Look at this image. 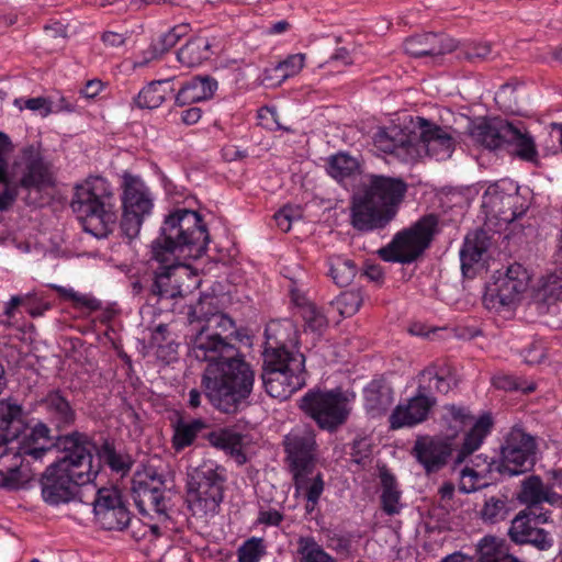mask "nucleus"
<instances>
[{
	"label": "nucleus",
	"mask_w": 562,
	"mask_h": 562,
	"mask_svg": "<svg viewBox=\"0 0 562 562\" xmlns=\"http://www.w3.org/2000/svg\"><path fill=\"white\" fill-rule=\"evenodd\" d=\"M510 132V122L499 119H484L474 124L470 131L475 142L488 149H498L506 145Z\"/></svg>",
	"instance_id": "nucleus-22"
},
{
	"label": "nucleus",
	"mask_w": 562,
	"mask_h": 562,
	"mask_svg": "<svg viewBox=\"0 0 562 562\" xmlns=\"http://www.w3.org/2000/svg\"><path fill=\"white\" fill-rule=\"evenodd\" d=\"M94 515L100 526L106 530H123L131 521V514L125 505L109 509L99 507V513Z\"/></svg>",
	"instance_id": "nucleus-39"
},
{
	"label": "nucleus",
	"mask_w": 562,
	"mask_h": 562,
	"mask_svg": "<svg viewBox=\"0 0 562 562\" xmlns=\"http://www.w3.org/2000/svg\"><path fill=\"white\" fill-rule=\"evenodd\" d=\"M206 438L213 447L227 451L231 454L239 453L241 450L243 437L240 434L232 430L221 429L211 431Z\"/></svg>",
	"instance_id": "nucleus-45"
},
{
	"label": "nucleus",
	"mask_w": 562,
	"mask_h": 562,
	"mask_svg": "<svg viewBox=\"0 0 562 562\" xmlns=\"http://www.w3.org/2000/svg\"><path fill=\"white\" fill-rule=\"evenodd\" d=\"M210 235L201 215L192 210L177 209L165 217L160 235L151 243V260L158 263L151 293L159 299L182 295L178 272L183 260L202 257Z\"/></svg>",
	"instance_id": "nucleus-2"
},
{
	"label": "nucleus",
	"mask_w": 562,
	"mask_h": 562,
	"mask_svg": "<svg viewBox=\"0 0 562 562\" xmlns=\"http://www.w3.org/2000/svg\"><path fill=\"white\" fill-rule=\"evenodd\" d=\"M381 481V508L390 516L396 515L401 512L403 505L401 504L402 492L398 490L396 477L385 468L380 470Z\"/></svg>",
	"instance_id": "nucleus-34"
},
{
	"label": "nucleus",
	"mask_w": 562,
	"mask_h": 562,
	"mask_svg": "<svg viewBox=\"0 0 562 562\" xmlns=\"http://www.w3.org/2000/svg\"><path fill=\"white\" fill-rule=\"evenodd\" d=\"M124 505L120 493L115 488H100L97 494V498L93 502V512L94 514L99 513V507L102 508H112L116 506Z\"/></svg>",
	"instance_id": "nucleus-56"
},
{
	"label": "nucleus",
	"mask_w": 562,
	"mask_h": 562,
	"mask_svg": "<svg viewBox=\"0 0 562 562\" xmlns=\"http://www.w3.org/2000/svg\"><path fill=\"white\" fill-rule=\"evenodd\" d=\"M544 490L546 486L541 479L537 475H531L521 483L518 497L520 502L527 504L528 507H535L542 503Z\"/></svg>",
	"instance_id": "nucleus-48"
},
{
	"label": "nucleus",
	"mask_w": 562,
	"mask_h": 562,
	"mask_svg": "<svg viewBox=\"0 0 562 562\" xmlns=\"http://www.w3.org/2000/svg\"><path fill=\"white\" fill-rule=\"evenodd\" d=\"M235 322L220 312L201 325L190 341L189 355L206 362L201 387L220 412L235 414L248 406L255 384V370L239 348L232 342Z\"/></svg>",
	"instance_id": "nucleus-1"
},
{
	"label": "nucleus",
	"mask_w": 562,
	"mask_h": 562,
	"mask_svg": "<svg viewBox=\"0 0 562 562\" xmlns=\"http://www.w3.org/2000/svg\"><path fill=\"white\" fill-rule=\"evenodd\" d=\"M519 196L516 194L496 193L490 198L488 204L492 213L504 223H512L525 213V209L518 207Z\"/></svg>",
	"instance_id": "nucleus-35"
},
{
	"label": "nucleus",
	"mask_w": 562,
	"mask_h": 562,
	"mask_svg": "<svg viewBox=\"0 0 562 562\" xmlns=\"http://www.w3.org/2000/svg\"><path fill=\"white\" fill-rule=\"evenodd\" d=\"M285 461L290 472L314 470L318 445L315 431L310 427H296L283 438Z\"/></svg>",
	"instance_id": "nucleus-14"
},
{
	"label": "nucleus",
	"mask_w": 562,
	"mask_h": 562,
	"mask_svg": "<svg viewBox=\"0 0 562 562\" xmlns=\"http://www.w3.org/2000/svg\"><path fill=\"white\" fill-rule=\"evenodd\" d=\"M172 93L171 79L153 81L139 91L135 103L140 109H156Z\"/></svg>",
	"instance_id": "nucleus-32"
},
{
	"label": "nucleus",
	"mask_w": 562,
	"mask_h": 562,
	"mask_svg": "<svg viewBox=\"0 0 562 562\" xmlns=\"http://www.w3.org/2000/svg\"><path fill=\"white\" fill-rule=\"evenodd\" d=\"M506 501L501 497L492 496L487 498L481 509V517L484 521L497 522L505 518Z\"/></svg>",
	"instance_id": "nucleus-54"
},
{
	"label": "nucleus",
	"mask_w": 562,
	"mask_h": 562,
	"mask_svg": "<svg viewBox=\"0 0 562 562\" xmlns=\"http://www.w3.org/2000/svg\"><path fill=\"white\" fill-rule=\"evenodd\" d=\"M224 469L202 465L188 482V503L193 515L215 514L223 501Z\"/></svg>",
	"instance_id": "nucleus-9"
},
{
	"label": "nucleus",
	"mask_w": 562,
	"mask_h": 562,
	"mask_svg": "<svg viewBox=\"0 0 562 562\" xmlns=\"http://www.w3.org/2000/svg\"><path fill=\"white\" fill-rule=\"evenodd\" d=\"M188 24H179L167 33L161 34L151 44L153 56L157 58L169 52L180 41V38L188 34Z\"/></svg>",
	"instance_id": "nucleus-46"
},
{
	"label": "nucleus",
	"mask_w": 562,
	"mask_h": 562,
	"mask_svg": "<svg viewBox=\"0 0 562 562\" xmlns=\"http://www.w3.org/2000/svg\"><path fill=\"white\" fill-rule=\"evenodd\" d=\"M25 429L23 408L11 398L0 401V431L5 440L20 435Z\"/></svg>",
	"instance_id": "nucleus-30"
},
{
	"label": "nucleus",
	"mask_w": 562,
	"mask_h": 562,
	"mask_svg": "<svg viewBox=\"0 0 562 562\" xmlns=\"http://www.w3.org/2000/svg\"><path fill=\"white\" fill-rule=\"evenodd\" d=\"M439 220L436 214L422 216L408 228L396 233L385 247L378 250L386 262L412 263L430 246L438 232Z\"/></svg>",
	"instance_id": "nucleus-7"
},
{
	"label": "nucleus",
	"mask_w": 562,
	"mask_h": 562,
	"mask_svg": "<svg viewBox=\"0 0 562 562\" xmlns=\"http://www.w3.org/2000/svg\"><path fill=\"white\" fill-rule=\"evenodd\" d=\"M479 562H521L509 552L504 539L495 536L483 537L477 546Z\"/></svg>",
	"instance_id": "nucleus-29"
},
{
	"label": "nucleus",
	"mask_w": 562,
	"mask_h": 562,
	"mask_svg": "<svg viewBox=\"0 0 562 562\" xmlns=\"http://www.w3.org/2000/svg\"><path fill=\"white\" fill-rule=\"evenodd\" d=\"M24 106L31 111H40L43 117L47 116L52 112V102L44 97L25 100Z\"/></svg>",
	"instance_id": "nucleus-63"
},
{
	"label": "nucleus",
	"mask_w": 562,
	"mask_h": 562,
	"mask_svg": "<svg viewBox=\"0 0 562 562\" xmlns=\"http://www.w3.org/2000/svg\"><path fill=\"white\" fill-rule=\"evenodd\" d=\"M123 210L146 216L153 209V200L143 180L130 172L123 176Z\"/></svg>",
	"instance_id": "nucleus-21"
},
{
	"label": "nucleus",
	"mask_w": 562,
	"mask_h": 562,
	"mask_svg": "<svg viewBox=\"0 0 562 562\" xmlns=\"http://www.w3.org/2000/svg\"><path fill=\"white\" fill-rule=\"evenodd\" d=\"M491 246V237L483 229H475L465 236L460 250L462 273L472 277V269L479 265Z\"/></svg>",
	"instance_id": "nucleus-24"
},
{
	"label": "nucleus",
	"mask_w": 562,
	"mask_h": 562,
	"mask_svg": "<svg viewBox=\"0 0 562 562\" xmlns=\"http://www.w3.org/2000/svg\"><path fill=\"white\" fill-rule=\"evenodd\" d=\"M449 423L454 424V427L462 428L473 419V416L465 407L457 405H447L445 407Z\"/></svg>",
	"instance_id": "nucleus-60"
},
{
	"label": "nucleus",
	"mask_w": 562,
	"mask_h": 562,
	"mask_svg": "<svg viewBox=\"0 0 562 562\" xmlns=\"http://www.w3.org/2000/svg\"><path fill=\"white\" fill-rule=\"evenodd\" d=\"M505 148L525 161L533 162L538 157L533 137L521 122L517 124L510 122V132L507 135Z\"/></svg>",
	"instance_id": "nucleus-28"
},
{
	"label": "nucleus",
	"mask_w": 562,
	"mask_h": 562,
	"mask_svg": "<svg viewBox=\"0 0 562 562\" xmlns=\"http://www.w3.org/2000/svg\"><path fill=\"white\" fill-rule=\"evenodd\" d=\"M53 289L59 293V295L74 303L75 307L86 308L87 311L93 312L101 308V302L90 295L81 294L72 289H67L59 285H53Z\"/></svg>",
	"instance_id": "nucleus-52"
},
{
	"label": "nucleus",
	"mask_w": 562,
	"mask_h": 562,
	"mask_svg": "<svg viewBox=\"0 0 562 562\" xmlns=\"http://www.w3.org/2000/svg\"><path fill=\"white\" fill-rule=\"evenodd\" d=\"M302 310V317L308 329L316 333H322L328 327L327 316L312 302L299 303Z\"/></svg>",
	"instance_id": "nucleus-50"
},
{
	"label": "nucleus",
	"mask_w": 562,
	"mask_h": 562,
	"mask_svg": "<svg viewBox=\"0 0 562 562\" xmlns=\"http://www.w3.org/2000/svg\"><path fill=\"white\" fill-rule=\"evenodd\" d=\"M529 284V274L519 263L510 265L505 273H499L486 286L483 295L484 306L494 312H502L515 306Z\"/></svg>",
	"instance_id": "nucleus-12"
},
{
	"label": "nucleus",
	"mask_w": 562,
	"mask_h": 562,
	"mask_svg": "<svg viewBox=\"0 0 562 562\" xmlns=\"http://www.w3.org/2000/svg\"><path fill=\"white\" fill-rule=\"evenodd\" d=\"M210 48L211 44L206 37L196 36L178 50L177 58L182 65L194 67L209 59L211 56Z\"/></svg>",
	"instance_id": "nucleus-36"
},
{
	"label": "nucleus",
	"mask_w": 562,
	"mask_h": 562,
	"mask_svg": "<svg viewBox=\"0 0 562 562\" xmlns=\"http://www.w3.org/2000/svg\"><path fill=\"white\" fill-rule=\"evenodd\" d=\"M491 52L492 48L490 43L473 42L467 45L464 49V57L472 63L482 61L487 58Z\"/></svg>",
	"instance_id": "nucleus-61"
},
{
	"label": "nucleus",
	"mask_w": 562,
	"mask_h": 562,
	"mask_svg": "<svg viewBox=\"0 0 562 562\" xmlns=\"http://www.w3.org/2000/svg\"><path fill=\"white\" fill-rule=\"evenodd\" d=\"M420 378L429 381L436 380L435 389L437 392L447 394L452 387L453 374L452 369L447 364L432 363L425 368L420 373Z\"/></svg>",
	"instance_id": "nucleus-44"
},
{
	"label": "nucleus",
	"mask_w": 562,
	"mask_h": 562,
	"mask_svg": "<svg viewBox=\"0 0 562 562\" xmlns=\"http://www.w3.org/2000/svg\"><path fill=\"white\" fill-rule=\"evenodd\" d=\"M265 336V349H290L288 342L296 339V331L289 319L271 321L266 326Z\"/></svg>",
	"instance_id": "nucleus-33"
},
{
	"label": "nucleus",
	"mask_w": 562,
	"mask_h": 562,
	"mask_svg": "<svg viewBox=\"0 0 562 562\" xmlns=\"http://www.w3.org/2000/svg\"><path fill=\"white\" fill-rule=\"evenodd\" d=\"M0 435L2 437L1 445L23 459L29 457L33 460H41L52 450L53 446H56V442L52 441L50 429L42 422L37 423L27 434L22 431L7 441L3 432L0 431Z\"/></svg>",
	"instance_id": "nucleus-17"
},
{
	"label": "nucleus",
	"mask_w": 562,
	"mask_h": 562,
	"mask_svg": "<svg viewBox=\"0 0 562 562\" xmlns=\"http://www.w3.org/2000/svg\"><path fill=\"white\" fill-rule=\"evenodd\" d=\"M261 379L273 398L288 400L306 383L305 356L297 349H263Z\"/></svg>",
	"instance_id": "nucleus-6"
},
{
	"label": "nucleus",
	"mask_w": 562,
	"mask_h": 562,
	"mask_svg": "<svg viewBox=\"0 0 562 562\" xmlns=\"http://www.w3.org/2000/svg\"><path fill=\"white\" fill-rule=\"evenodd\" d=\"M359 161L346 153H338L328 158V175L341 182L359 172Z\"/></svg>",
	"instance_id": "nucleus-38"
},
{
	"label": "nucleus",
	"mask_w": 562,
	"mask_h": 562,
	"mask_svg": "<svg viewBox=\"0 0 562 562\" xmlns=\"http://www.w3.org/2000/svg\"><path fill=\"white\" fill-rule=\"evenodd\" d=\"M70 205L85 232L103 238L113 231L117 215L113 193L104 178L90 177L83 183L77 184Z\"/></svg>",
	"instance_id": "nucleus-5"
},
{
	"label": "nucleus",
	"mask_w": 562,
	"mask_h": 562,
	"mask_svg": "<svg viewBox=\"0 0 562 562\" xmlns=\"http://www.w3.org/2000/svg\"><path fill=\"white\" fill-rule=\"evenodd\" d=\"M217 89V81L210 76H196L187 81L175 97L179 106L211 99Z\"/></svg>",
	"instance_id": "nucleus-26"
},
{
	"label": "nucleus",
	"mask_w": 562,
	"mask_h": 562,
	"mask_svg": "<svg viewBox=\"0 0 562 562\" xmlns=\"http://www.w3.org/2000/svg\"><path fill=\"white\" fill-rule=\"evenodd\" d=\"M265 553L263 539L252 537L239 547L238 562H259Z\"/></svg>",
	"instance_id": "nucleus-53"
},
{
	"label": "nucleus",
	"mask_w": 562,
	"mask_h": 562,
	"mask_svg": "<svg viewBox=\"0 0 562 562\" xmlns=\"http://www.w3.org/2000/svg\"><path fill=\"white\" fill-rule=\"evenodd\" d=\"M456 42L445 34L425 33L408 37L404 42V50L413 57H437L451 53Z\"/></svg>",
	"instance_id": "nucleus-20"
},
{
	"label": "nucleus",
	"mask_w": 562,
	"mask_h": 562,
	"mask_svg": "<svg viewBox=\"0 0 562 562\" xmlns=\"http://www.w3.org/2000/svg\"><path fill=\"white\" fill-rule=\"evenodd\" d=\"M217 300L213 295H202L194 304L188 306L189 324H206L213 315L218 314Z\"/></svg>",
	"instance_id": "nucleus-40"
},
{
	"label": "nucleus",
	"mask_w": 562,
	"mask_h": 562,
	"mask_svg": "<svg viewBox=\"0 0 562 562\" xmlns=\"http://www.w3.org/2000/svg\"><path fill=\"white\" fill-rule=\"evenodd\" d=\"M205 428H207V425L201 418H196L191 422L178 420L173 429L172 447L176 451H180L191 446L198 434Z\"/></svg>",
	"instance_id": "nucleus-37"
},
{
	"label": "nucleus",
	"mask_w": 562,
	"mask_h": 562,
	"mask_svg": "<svg viewBox=\"0 0 562 562\" xmlns=\"http://www.w3.org/2000/svg\"><path fill=\"white\" fill-rule=\"evenodd\" d=\"M352 392L336 387L330 391H308L300 401V408L313 418L321 429L334 431L344 425L355 400Z\"/></svg>",
	"instance_id": "nucleus-8"
},
{
	"label": "nucleus",
	"mask_w": 562,
	"mask_h": 562,
	"mask_svg": "<svg viewBox=\"0 0 562 562\" xmlns=\"http://www.w3.org/2000/svg\"><path fill=\"white\" fill-rule=\"evenodd\" d=\"M356 273L357 267L352 260L342 257L331 258L329 274L337 285L350 284Z\"/></svg>",
	"instance_id": "nucleus-47"
},
{
	"label": "nucleus",
	"mask_w": 562,
	"mask_h": 562,
	"mask_svg": "<svg viewBox=\"0 0 562 562\" xmlns=\"http://www.w3.org/2000/svg\"><path fill=\"white\" fill-rule=\"evenodd\" d=\"M374 146L386 154H392L403 161L418 159V149L414 146V137L397 126L382 127L374 134Z\"/></svg>",
	"instance_id": "nucleus-18"
},
{
	"label": "nucleus",
	"mask_w": 562,
	"mask_h": 562,
	"mask_svg": "<svg viewBox=\"0 0 562 562\" xmlns=\"http://www.w3.org/2000/svg\"><path fill=\"white\" fill-rule=\"evenodd\" d=\"M370 456H371V448H370V443L368 442L367 439L361 438V439L353 441L352 452H351L352 461L360 464V463H363L366 460H368L370 458Z\"/></svg>",
	"instance_id": "nucleus-62"
},
{
	"label": "nucleus",
	"mask_w": 562,
	"mask_h": 562,
	"mask_svg": "<svg viewBox=\"0 0 562 562\" xmlns=\"http://www.w3.org/2000/svg\"><path fill=\"white\" fill-rule=\"evenodd\" d=\"M98 461L94 465L100 467V461L108 464L112 471L126 472L131 469L132 461L128 456L116 452L112 442L105 440L97 450Z\"/></svg>",
	"instance_id": "nucleus-41"
},
{
	"label": "nucleus",
	"mask_w": 562,
	"mask_h": 562,
	"mask_svg": "<svg viewBox=\"0 0 562 562\" xmlns=\"http://www.w3.org/2000/svg\"><path fill=\"white\" fill-rule=\"evenodd\" d=\"M40 405L45 411L48 420L55 425L57 429H65L74 425L76 411L60 390L49 391L41 400Z\"/></svg>",
	"instance_id": "nucleus-23"
},
{
	"label": "nucleus",
	"mask_w": 562,
	"mask_h": 562,
	"mask_svg": "<svg viewBox=\"0 0 562 562\" xmlns=\"http://www.w3.org/2000/svg\"><path fill=\"white\" fill-rule=\"evenodd\" d=\"M408 184L401 177L367 173L351 199V225L359 232L385 228L397 215Z\"/></svg>",
	"instance_id": "nucleus-4"
},
{
	"label": "nucleus",
	"mask_w": 562,
	"mask_h": 562,
	"mask_svg": "<svg viewBox=\"0 0 562 562\" xmlns=\"http://www.w3.org/2000/svg\"><path fill=\"white\" fill-rule=\"evenodd\" d=\"M535 438L521 428L514 427L502 446L499 461L490 462L488 470L496 469L499 474L509 476L522 474L535 465Z\"/></svg>",
	"instance_id": "nucleus-11"
},
{
	"label": "nucleus",
	"mask_w": 562,
	"mask_h": 562,
	"mask_svg": "<svg viewBox=\"0 0 562 562\" xmlns=\"http://www.w3.org/2000/svg\"><path fill=\"white\" fill-rule=\"evenodd\" d=\"M144 216L123 210L120 228L122 234L132 240L138 236Z\"/></svg>",
	"instance_id": "nucleus-55"
},
{
	"label": "nucleus",
	"mask_w": 562,
	"mask_h": 562,
	"mask_svg": "<svg viewBox=\"0 0 562 562\" xmlns=\"http://www.w3.org/2000/svg\"><path fill=\"white\" fill-rule=\"evenodd\" d=\"M56 447L64 457L52 463L41 477L42 497L52 506L69 503L77 493V487L92 482L99 473V465H93L94 443L79 431L59 436Z\"/></svg>",
	"instance_id": "nucleus-3"
},
{
	"label": "nucleus",
	"mask_w": 562,
	"mask_h": 562,
	"mask_svg": "<svg viewBox=\"0 0 562 562\" xmlns=\"http://www.w3.org/2000/svg\"><path fill=\"white\" fill-rule=\"evenodd\" d=\"M479 479H482V472H477L475 469L470 467L463 468L461 471L459 490L465 494L476 491Z\"/></svg>",
	"instance_id": "nucleus-59"
},
{
	"label": "nucleus",
	"mask_w": 562,
	"mask_h": 562,
	"mask_svg": "<svg viewBox=\"0 0 562 562\" xmlns=\"http://www.w3.org/2000/svg\"><path fill=\"white\" fill-rule=\"evenodd\" d=\"M522 544H531L538 550L546 551L552 548L553 538L550 532L536 526L529 535L524 538Z\"/></svg>",
	"instance_id": "nucleus-57"
},
{
	"label": "nucleus",
	"mask_w": 562,
	"mask_h": 562,
	"mask_svg": "<svg viewBox=\"0 0 562 562\" xmlns=\"http://www.w3.org/2000/svg\"><path fill=\"white\" fill-rule=\"evenodd\" d=\"M452 437L420 436L415 440L412 454L427 474L445 468L454 450Z\"/></svg>",
	"instance_id": "nucleus-16"
},
{
	"label": "nucleus",
	"mask_w": 562,
	"mask_h": 562,
	"mask_svg": "<svg viewBox=\"0 0 562 562\" xmlns=\"http://www.w3.org/2000/svg\"><path fill=\"white\" fill-rule=\"evenodd\" d=\"M492 418L488 415L481 416L470 431L465 435L464 441L457 453L454 464H461L467 457L472 454L476 449L480 448L484 438L490 432L492 427Z\"/></svg>",
	"instance_id": "nucleus-31"
},
{
	"label": "nucleus",
	"mask_w": 562,
	"mask_h": 562,
	"mask_svg": "<svg viewBox=\"0 0 562 562\" xmlns=\"http://www.w3.org/2000/svg\"><path fill=\"white\" fill-rule=\"evenodd\" d=\"M283 514L277 509L260 510L257 524L278 527L283 521Z\"/></svg>",
	"instance_id": "nucleus-64"
},
{
	"label": "nucleus",
	"mask_w": 562,
	"mask_h": 562,
	"mask_svg": "<svg viewBox=\"0 0 562 562\" xmlns=\"http://www.w3.org/2000/svg\"><path fill=\"white\" fill-rule=\"evenodd\" d=\"M305 55L294 54L290 55L283 61H280L273 68L267 70L269 74L266 79H276L279 83L285 79L297 75L304 67Z\"/></svg>",
	"instance_id": "nucleus-43"
},
{
	"label": "nucleus",
	"mask_w": 562,
	"mask_h": 562,
	"mask_svg": "<svg viewBox=\"0 0 562 562\" xmlns=\"http://www.w3.org/2000/svg\"><path fill=\"white\" fill-rule=\"evenodd\" d=\"M364 408L373 417L384 414L393 403V391L384 379H374L363 389Z\"/></svg>",
	"instance_id": "nucleus-27"
},
{
	"label": "nucleus",
	"mask_w": 562,
	"mask_h": 562,
	"mask_svg": "<svg viewBox=\"0 0 562 562\" xmlns=\"http://www.w3.org/2000/svg\"><path fill=\"white\" fill-rule=\"evenodd\" d=\"M277 226L284 233L291 229L292 222L301 218V210L296 206L285 205L273 216Z\"/></svg>",
	"instance_id": "nucleus-58"
},
{
	"label": "nucleus",
	"mask_w": 562,
	"mask_h": 562,
	"mask_svg": "<svg viewBox=\"0 0 562 562\" xmlns=\"http://www.w3.org/2000/svg\"><path fill=\"white\" fill-rule=\"evenodd\" d=\"M416 126L419 134L414 137V146L418 149V159L428 156L440 161L451 157L457 144L451 128L442 127L420 116L416 120Z\"/></svg>",
	"instance_id": "nucleus-13"
},
{
	"label": "nucleus",
	"mask_w": 562,
	"mask_h": 562,
	"mask_svg": "<svg viewBox=\"0 0 562 562\" xmlns=\"http://www.w3.org/2000/svg\"><path fill=\"white\" fill-rule=\"evenodd\" d=\"M536 526L530 514H527V510H522L512 520L508 536L513 542L522 544L524 538H526Z\"/></svg>",
	"instance_id": "nucleus-51"
},
{
	"label": "nucleus",
	"mask_w": 562,
	"mask_h": 562,
	"mask_svg": "<svg viewBox=\"0 0 562 562\" xmlns=\"http://www.w3.org/2000/svg\"><path fill=\"white\" fill-rule=\"evenodd\" d=\"M313 471L314 470L291 472L295 495H303L306 499L305 510L307 514L315 510L325 488L323 474L318 472L316 475H312Z\"/></svg>",
	"instance_id": "nucleus-25"
},
{
	"label": "nucleus",
	"mask_w": 562,
	"mask_h": 562,
	"mask_svg": "<svg viewBox=\"0 0 562 562\" xmlns=\"http://www.w3.org/2000/svg\"><path fill=\"white\" fill-rule=\"evenodd\" d=\"M131 495L140 515L156 516L161 522L169 520L170 497L167 496L164 480L154 470L134 473Z\"/></svg>",
	"instance_id": "nucleus-10"
},
{
	"label": "nucleus",
	"mask_w": 562,
	"mask_h": 562,
	"mask_svg": "<svg viewBox=\"0 0 562 562\" xmlns=\"http://www.w3.org/2000/svg\"><path fill=\"white\" fill-rule=\"evenodd\" d=\"M300 562H337L313 537H301L297 541Z\"/></svg>",
	"instance_id": "nucleus-42"
},
{
	"label": "nucleus",
	"mask_w": 562,
	"mask_h": 562,
	"mask_svg": "<svg viewBox=\"0 0 562 562\" xmlns=\"http://www.w3.org/2000/svg\"><path fill=\"white\" fill-rule=\"evenodd\" d=\"M16 165L22 169L20 188L40 192L54 184L52 165L45 160L41 143L23 147Z\"/></svg>",
	"instance_id": "nucleus-15"
},
{
	"label": "nucleus",
	"mask_w": 562,
	"mask_h": 562,
	"mask_svg": "<svg viewBox=\"0 0 562 562\" xmlns=\"http://www.w3.org/2000/svg\"><path fill=\"white\" fill-rule=\"evenodd\" d=\"M363 303V296L360 290L342 292L330 305L338 311L340 316L350 317L355 315Z\"/></svg>",
	"instance_id": "nucleus-49"
},
{
	"label": "nucleus",
	"mask_w": 562,
	"mask_h": 562,
	"mask_svg": "<svg viewBox=\"0 0 562 562\" xmlns=\"http://www.w3.org/2000/svg\"><path fill=\"white\" fill-rule=\"evenodd\" d=\"M436 404L434 397L425 394V389L419 385L418 393L406 405H397L390 416V427L398 429L412 427L427 419L431 407Z\"/></svg>",
	"instance_id": "nucleus-19"
}]
</instances>
